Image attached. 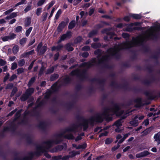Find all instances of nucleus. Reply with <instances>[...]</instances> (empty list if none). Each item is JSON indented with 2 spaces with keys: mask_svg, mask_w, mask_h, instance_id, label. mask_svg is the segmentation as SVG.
<instances>
[{
  "mask_svg": "<svg viewBox=\"0 0 160 160\" xmlns=\"http://www.w3.org/2000/svg\"><path fill=\"white\" fill-rule=\"evenodd\" d=\"M135 46V38H132V40L131 42H127L120 45H116L114 48L109 49L107 51V55L102 57L101 59L100 60L99 58H98L97 59L96 58L92 60L90 62L83 63L80 66L79 69L72 71L71 74V75H79L81 73V70L82 69V68L83 67L88 68L95 64L100 63L104 61L107 60L108 57L114 55L120 49L129 48Z\"/></svg>",
  "mask_w": 160,
  "mask_h": 160,
  "instance_id": "obj_1",
  "label": "nucleus"
},
{
  "mask_svg": "<svg viewBox=\"0 0 160 160\" xmlns=\"http://www.w3.org/2000/svg\"><path fill=\"white\" fill-rule=\"evenodd\" d=\"M123 112V111L119 110L117 105H114L111 108L106 109L102 114H98L89 120H83L79 127L82 128L83 130H85L88 127V123L92 124L94 122H102L104 118L107 119L109 115L115 114L119 116L122 114Z\"/></svg>",
  "mask_w": 160,
  "mask_h": 160,
  "instance_id": "obj_2",
  "label": "nucleus"
},
{
  "mask_svg": "<svg viewBox=\"0 0 160 160\" xmlns=\"http://www.w3.org/2000/svg\"><path fill=\"white\" fill-rule=\"evenodd\" d=\"M34 92V89L32 88H29L27 90L26 92L25 95H23L21 98L22 101H25L28 98V97L32 94Z\"/></svg>",
  "mask_w": 160,
  "mask_h": 160,
  "instance_id": "obj_3",
  "label": "nucleus"
},
{
  "mask_svg": "<svg viewBox=\"0 0 160 160\" xmlns=\"http://www.w3.org/2000/svg\"><path fill=\"white\" fill-rule=\"evenodd\" d=\"M42 44L41 43H40L38 45L37 48V51L39 54H42L44 53L47 49L46 46H44L42 47Z\"/></svg>",
  "mask_w": 160,
  "mask_h": 160,
  "instance_id": "obj_4",
  "label": "nucleus"
},
{
  "mask_svg": "<svg viewBox=\"0 0 160 160\" xmlns=\"http://www.w3.org/2000/svg\"><path fill=\"white\" fill-rule=\"evenodd\" d=\"M123 121L122 119H120L116 121L114 124L113 125L115 126L117 128L115 129V131L117 132H119L121 131V129L119 128V127L122 125V123Z\"/></svg>",
  "mask_w": 160,
  "mask_h": 160,
  "instance_id": "obj_5",
  "label": "nucleus"
},
{
  "mask_svg": "<svg viewBox=\"0 0 160 160\" xmlns=\"http://www.w3.org/2000/svg\"><path fill=\"white\" fill-rule=\"evenodd\" d=\"M71 36V32H68L62 35L60 38V41H63L66 39L70 38Z\"/></svg>",
  "mask_w": 160,
  "mask_h": 160,
  "instance_id": "obj_6",
  "label": "nucleus"
},
{
  "mask_svg": "<svg viewBox=\"0 0 160 160\" xmlns=\"http://www.w3.org/2000/svg\"><path fill=\"white\" fill-rule=\"evenodd\" d=\"M138 116H136L134 118V119L131 121L130 122V124L133 126H137L138 124V121L136 119L138 118Z\"/></svg>",
  "mask_w": 160,
  "mask_h": 160,
  "instance_id": "obj_7",
  "label": "nucleus"
},
{
  "mask_svg": "<svg viewBox=\"0 0 160 160\" xmlns=\"http://www.w3.org/2000/svg\"><path fill=\"white\" fill-rule=\"evenodd\" d=\"M137 22H136L134 23H132L129 25H128V28L126 29L125 30L127 31H131L133 29H135L134 27H133V26L134 25H137Z\"/></svg>",
  "mask_w": 160,
  "mask_h": 160,
  "instance_id": "obj_8",
  "label": "nucleus"
},
{
  "mask_svg": "<svg viewBox=\"0 0 160 160\" xmlns=\"http://www.w3.org/2000/svg\"><path fill=\"white\" fill-rule=\"evenodd\" d=\"M154 138L155 141L157 142L158 144H160V132L155 134Z\"/></svg>",
  "mask_w": 160,
  "mask_h": 160,
  "instance_id": "obj_9",
  "label": "nucleus"
},
{
  "mask_svg": "<svg viewBox=\"0 0 160 160\" xmlns=\"http://www.w3.org/2000/svg\"><path fill=\"white\" fill-rule=\"evenodd\" d=\"M67 25V23L63 22L59 24L58 28V31H61L62 29Z\"/></svg>",
  "mask_w": 160,
  "mask_h": 160,
  "instance_id": "obj_10",
  "label": "nucleus"
},
{
  "mask_svg": "<svg viewBox=\"0 0 160 160\" xmlns=\"http://www.w3.org/2000/svg\"><path fill=\"white\" fill-rule=\"evenodd\" d=\"M136 107H139L142 105L141 100L140 98H138L135 101Z\"/></svg>",
  "mask_w": 160,
  "mask_h": 160,
  "instance_id": "obj_11",
  "label": "nucleus"
},
{
  "mask_svg": "<svg viewBox=\"0 0 160 160\" xmlns=\"http://www.w3.org/2000/svg\"><path fill=\"white\" fill-rule=\"evenodd\" d=\"M77 128L76 126L74 125L68 128L67 129V132H74Z\"/></svg>",
  "mask_w": 160,
  "mask_h": 160,
  "instance_id": "obj_12",
  "label": "nucleus"
},
{
  "mask_svg": "<svg viewBox=\"0 0 160 160\" xmlns=\"http://www.w3.org/2000/svg\"><path fill=\"white\" fill-rule=\"evenodd\" d=\"M54 143V142L52 141L47 142L46 143V149L47 150H48V149L52 146V144Z\"/></svg>",
  "mask_w": 160,
  "mask_h": 160,
  "instance_id": "obj_13",
  "label": "nucleus"
},
{
  "mask_svg": "<svg viewBox=\"0 0 160 160\" xmlns=\"http://www.w3.org/2000/svg\"><path fill=\"white\" fill-rule=\"evenodd\" d=\"M130 16L133 18L139 19L141 18V16L140 14H130Z\"/></svg>",
  "mask_w": 160,
  "mask_h": 160,
  "instance_id": "obj_14",
  "label": "nucleus"
},
{
  "mask_svg": "<svg viewBox=\"0 0 160 160\" xmlns=\"http://www.w3.org/2000/svg\"><path fill=\"white\" fill-rule=\"evenodd\" d=\"M63 147L62 146L60 145V146H58V147L55 148L54 149L51 150V152H57L58 151H60L61 150H62V149H63Z\"/></svg>",
  "mask_w": 160,
  "mask_h": 160,
  "instance_id": "obj_15",
  "label": "nucleus"
},
{
  "mask_svg": "<svg viewBox=\"0 0 160 160\" xmlns=\"http://www.w3.org/2000/svg\"><path fill=\"white\" fill-rule=\"evenodd\" d=\"M73 147L76 148L78 149H84L86 148V144L84 143L81 145H79L77 146L75 145H73Z\"/></svg>",
  "mask_w": 160,
  "mask_h": 160,
  "instance_id": "obj_16",
  "label": "nucleus"
},
{
  "mask_svg": "<svg viewBox=\"0 0 160 160\" xmlns=\"http://www.w3.org/2000/svg\"><path fill=\"white\" fill-rule=\"evenodd\" d=\"M130 135L129 133L126 134L124 135L123 138L120 139L118 142V143H121L123 142L124 140Z\"/></svg>",
  "mask_w": 160,
  "mask_h": 160,
  "instance_id": "obj_17",
  "label": "nucleus"
},
{
  "mask_svg": "<svg viewBox=\"0 0 160 160\" xmlns=\"http://www.w3.org/2000/svg\"><path fill=\"white\" fill-rule=\"evenodd\" d=\"M31 22V19L30 18H26L25 22V25L26 26H28Z\"/></svg>",
  "mask_w": 160,
  "mask_h": 160,
  "instance_id": "obj_18",
  "label": "nucleus"
},
{
  "mask_svg": "<svg viewBox=\"0 0 160 160\" xmlns=\"http://www.w3.org/2000/svg\"><path fill=\"white\" fill-rule=\"evenodd\" d=\"M72 155H71L70 156L67 155L62 158V160H68V159L70 157H72L74 155H75L76 154L74 152H72Z\"/></svg>",
  "mask_w": 160,
  "mask_h": 160,
  "instance_id": "obj_19",
  "label": "nucleus"
},
{
  "mask_svg": "<svg viewBox=\"0 0 160 160\" xmlns=\"http://www.w3.org/2000/svg\"><path fill=\"white\" fill-rule=\"evenodd\" d=\"M160 113V111H158L157 112H151L149 113L148 115V116L149 117H150L152 116H155L156 114L158 115Z\"/></svg>",
  "mask_w": 160,
  "mask_h": 160,
  "instance_id": "obj_20",
  "label": "nucleus"
},
{
  "mask_svg": "<svg viewBox=\"0 0 160 160\" xmlns=\"http://www.w3.org/2000/svg\"><path fill=\"white\" fill-rule=\"evenodd\" d=\"M62 13V11L61 9H59L58 12H57V13L56 14L55 17V19L57 20L58 19L59 17L60 16V15Z\"/></svg>",
  "mask_w": 160,
  "mask_h": 160,
  "instance_id": "obj_21",
  "label": "nucleus"
},
{
  "mask_svg": "<svg viewBox=\"0 0 160 160\" xmlns=\"http://www.w3.org/2000/svg\"><path fill=\"white\" fill-rule=\"evenodd\" d=\"M75 21H72L71 22L68 26V28L69 29H72L75 26Z\"/></svg>",
  "mask_w": 160,
  "mask_h": 160,
  "instance_id": "obj_22",
  "label": "nucleus"
},
{
  "mask_svg": "<svg viewBox=\"0 0 160 160\" xmlns=\"http://www.w3.org/2000/svg\"><path fill=\"white\" fill-rule=\"evenodd\" d=\"M19 48L17 46H14L12 48L13 52L14 53H17L18 50Z\"/></svg>",
  "mask_w": 160,
  "mask_h": 160,
  "instance_id": "obj_23",
  "label": "nucleus"
},
{
  "mask_svg": "<svg viewBox=\"0 0 160 160\" xmlns=\"http://www.w3.org/2000/svg\"><path fill=\"white\" fill-rule=\"evenodd\" d=\"M62 47V45H59L57 47H52V51H54L55 50H57L58 51Z\"/></svg>",
  "mask_w": 160,
  "mask_h": 160,
  "instance_id": "obj_24",
  "label": "nucleus"
},
{
  "mask_svg": "<svg viewBox=\"0 0 160 160\" xmlns=\"http://www.w3.org/2000/svg\"><path fill=\"white\" fill-rule=\"evenodd\" d=\"M17 16V14L15 13H12L9 16L7 17L6 19H9L12 18H13L16 17Z\"/></svg>",
  "mask_w": 160,
  "mask_h": 160,
  "instance_id": "obj_25",
  "label": "nucleus"
},
{
  "mask_svg": "<svg viewBox=\"0 0 160 160\" xmlns=\"http://www.w3.org/2000/svg\"><path fill=\"white\" fill-rule=\"evenodd\" d=\"M16 36V35L13 33H11L10 34L9 36H8L9 37V40L13 39L15 38Z\"/></svg>",
  "mask_w": 160,
  "mask_h": 160,
  "instance_id": "obj_26",
  "label": "nucleus"
},
{
  "mask_svg": "<svg viewBox=\"0 0 160 160\" xmlns=\"http://www.w3.org/2000/svg\"><path fill=\"white\" fill-rule=\"evenodd\" d=\"M142 157H145L149 154L150 153L147 151H145L141 152Z\"/></svg>",
  "mask_w": 160,
  "mask_h": 160,
  "instance_id": "obj_27",
  "label": "nucleus"
},
{
  "mask_svg": "<svg viewBox=\"0 0 160 160\" xmlns=\"http://www.w3.org/2000/svg\"><path fill=\"white\" fill-rule=\"evenodd\" d=\"M32 27H30L26 31V35L27 36H28L29 35L32 31Z\"/></svg>",
  "mask_w": 160,
  "mask_h": 160,
  "instance_id": "obj_28",
  "label": "nucleus"
},
{
  "mask_svg": "<svg viewBox=\"0 0 160 160\" xmlns=\"http://www.w3.org/2000/svg\"><path fill=\"white\" fill-rule=\"evenodd\" d=\"M45 2V0H40L38 1L37 3V5L38 6H42Z\"/></svg>",
  "mask_w": 160,
  "mask_h": 160,
  "instance_id": "obj_29",
  "label": "nucleus"
},
{
  "mask_svg": "<svg viewBox=\"0 0 160 160\" xmlns=\"http://www.w3.org/2000/svg\"><path fill=\"white\" fill-rule=\"evenodd\" d=\"M35 78L34 77H32L31 78L28 84V85L29 87L30 86L31 84L34 82L35 80Z\"/></svg>",
  "mask_w": 160,
  "mask_h": 160,
  "instance_id": "obj_30",
  "label": "nucleus"
},
{
  "mask_svg": "<svg viewBox=\"0 0 160 160\" xmlns=\"http://www.w3.org/2000/svg\"><path fill=\"white\" fill-rule=\"evenodd\" d=\"M6 63V61L0 58V65L3 66Z\"/></svg>",
  "mask_w": 160,
  "mask_h": 160,
  "instance_id": "obj_31",
  "label": "nucleus"
},
{
  "mask_svg": "<svg viewBox=\"0 0 160 160\" xmlns=\"http://www.w3.org/2000/svg\"><path fill=\"white\" fill-rule=\"evenodd\" d=\"M34 51L33 50H32L31 51L26 52L24 54V56H26L28 55H32L34 53Z\"/></svg>",
  "mask_w": 160,
  "mask_h": 160,
  "instance_id": "obj_32",
  "label": "nucleus"
},
{
  "mask_svg": "<svg viewBox=\"0 0 160 160\" xmlns=\"http://www.w3.org/2000/svg\"><path fill=\"white\" fill-rule=\"evenodd\" d=\"M26 39L25 38H22L20 41V43L21 45H23L26 42Z\"/></svg>",
  "mask_w": 160,
  "mask_h": 160,
  "instance_id": "obj_33",
  "label": "nucleus"
},
{
  "mask_svg": "<svg viewBox=\"0 0 160 160\" xmlns=\"http://www.w3.org/2000/svg\"><path fill=\"white\" fill-rule=\"evenodd\" d=\"M22 30V28L21 26L17 27L16 28V32H20Z\"/></svg>",
  "mask_w": 160,
  "mask_h": 160,
  "instance_id": "obj_34",
  "label": "nucleus"
},
{
  "mask_svg": "<svg viewBox=\"0 0 160 160\" xmlns=\"http://www.w3.org/2000/svg\"><path fill=\"white\" fill-rule=\"evenodd\" d=\"M17 67V64L15 62H13L12 64V67L11 69L12 70H14Z\"/></svg>",
  "mask_w": 160,
  "mask_h": 160,
  "instance_id": "obj_35",
  "label": "nucleus"
},
{
  "mask_svg": "<svg viewBox=\"0 0 160 160\" xmlns=\"http://www.w3.org/2000/svg\"><path fill=\"white\" fill-rule=\"evenodd\" d=\"M47 15V13L45 12L43 13L42 16V18L43 21H45L46 20Z\"/></svg>",
  "mask_w": 160,
  "mask_h": 160,
  "instance_id": "obj_36",
  "label": "nucleus"
},
{
  "mask_svg": "<svg viewBox=\"0 0 160 160\" xmlns=\"http://www.w3.org/2000/svg\"><path fill=\"white\" fill-rule=\"evenodd\" d=\"M65 137L68 139H72L74 138L73 136L71 134L66 135Z\"/></svg>",
  "mask_w": 160,
  "mask_h": 160,
  "instance_id": "obj_37",
  "label": "nucleus"
},
{
  "mask_svg": "<svg viewBox=\"0 0 160 160\" xmlns=\"http://www.w3.org/2000/svg\"><path fill=\"white\" fill-rule=\"evenodd\" d=\"M84 135V133H82L80 135H78L77 138L75 139V140L76 141H78L81 139H82L81 136Z\"/></svg>",
  "mask_w": 160,
  "mask_h": 160,
  "instance_id": "obj_38",
  "label": "nucleus"
},
{
  "mask_svg": "<svg viewBox=\"0 0 160 160\" xmlns=\"http://www.w3.org/2000/svg\"><path fill=\"white\" fill-rule=\"evenodd\" d=\"M112 141V140L111 138H107L105 141V143L106 144H108L110 143Z\"/></svg>",
  "mask_w": 160,
  "mask_h": 160,
  "instance_id": "obj_39",
  "label": "nucleus"
},
{
  "mask_svg": "<svg viewBox=\"0 0 160 160\" xmlns=\"http://www.w3.org/2000/svg\"><path fill=\"white\" fill-rule=\"evenodd\" d=\"M24 63L25 61L23 59L20 60L18 62V65L21 66H23Z\"/></svg>",
  "mask_w": 160,
  "mask_h": 160,
  "instance_id": "obj_40",
  "label": "nucleus"
},
{
  "mask_svg": "<svg viewBox=\"0 0 160 160\" xmlns=\"http://www.w3.org/2000/svg\"><path fill=\"white\" fill-rule=\"evenodd\" d=\"M54 3L55 2L54 1H52L51 2H50L48 4L47 9L49 10L54 5Z\"/></svg>",
  "mask_w": 160,
  "mask_h": 160,
  "instance_id": "obj_41",
  "label": "nucleus"
},
{
  "mask_svg": "<svg viewBox=\"0 0 160 160\" xmlns=\"http://www.w3.org/2000/svg\"><path fill=\"white\" fill-rule=\"evenodd\" d=\"M100 45L99 44L97 43H93L92 44V48H97L99 47L100 46Z\"/></svg>",
  "mask_w": 160,
  "mask_h": 160,
  "instance_id": "obj_42",
  "label": "nucleus"
},
{
  "mask_svg": "<svg viewBox=\"0 0 160 160\" xmlns=\"http://www.w3.org/2000/svg\"><path fill=\"white\" fill-rule=\"evenodd\" d=\"M42 12V8H38L37 9L36 14L38 16H39Z\"/></svg>",
  "mask_w": 160,
  "mask_h": 160,
  "instance_id": "obj_43",
  "label": "nucleus"
},
{
  "mask_svg": "<svg viewBox=\"0 0 160 160\" xmlns=\"http://www.w3.org/2000/svg\"><path fill=\"white\" fill-rule=\"evenodd\" d=\"M58 77V75L57 74H54L51 77L50 79L52 81L57 78Z\"/></svg>",
  "mask_w": 160,
  "mask_h": 160,
  "instance_id": "obj_44",
  "label": "nucleus"
},
{
  "mask_svg": "<svg viewBox=\"0 0 160 160\" xmlns=\"http://www.w3.org/2000/svg\"><path fill=\"white\" fill-rule=\"evenodd\" d=\"M2 39L4 42L8 41L9 40L8 36H5L2 38Z\"/></svg>",
  "mask_w": 160,
  "mask_h": 160,
  "instance_id": "obj_45",
  "label": "nucleus"
},
{
  "mask_svg": "<svg viewBox=\"0 0 160 160\" xmlns=\"http://www.w3.org/2000/svg\"><path fill=\"white\" fill-rule=\"evenodd\" d=\"M90 47L88 46H86L83 47L82 48V50L83 51H88L90 50Z\"/></svg>",
  "mask_w": 160,
  "mask_h": 160,
  "instance_id": "obj_46",
  "label": "nucleus"
},
{
  "mask_svg": "<svg viewBox=\"0 0 160 160\" xmlns=\"http://www.w3.org/2000/svg\"><path fill=\"white\" fill-rule=\"evenodd\" d=\"M55 10V8H53L51 12L50 15L48 17L49 19H50L52 16L53 13Z\"/></svg>",
  "mask_w": 160,
  "mask_h": 160,
  "instance_id": "obj_47",
  "label": "nucleus"
},
{
  "mask_svg": "<svg viewBox=\"0 0 160 160\" xmlns=\"http://www.w3.org/2000/svg\"><path fill=\"white\" fill-rule=\"evenodd\" d=\"M82 38L80 37H78L75 40V42L76 43L82 41Z\"/></svg>",
  "mask_w": 160,
  "mask_h": 160,
  "instance_id": "obj_48",
  "label": "nucleus"
},
{
  "mask_svg": "<svg viewBox=\"0 0 160 160\" xmlns=\"http://www.w3.org/2000/svg\"><path fill=\"white\" fill-rule=\"evenodd\" d=\"M31 6H28L24 9V11L26 12L31 10Z\"/></svg>",
  "mask_w": 160,
  "mask_h": 160,
  "instance_id": "obj_49",
  "label": "nucleus"
},
{
  "mask_svg": "<svg viewBox=\"0 0 160 160\" xmlns=\"http://www.w3.org/2000/svg\"><path fill=\"white\" fill-rule=\"evenodd\" d=\"M57 83L54 84L52 86V88L53 91H55L56 88L57 87Z\"/></svg>",
  "mask_w": 160,
  "mask_h": 160,
  "instance_id": "obj_50",
  "label": "nucleus"
},
{
  "mask_svg": "<svg viewBox=\"0 0 160 160\" xmlns=\"http://www.w3.org/2000/svg\"><path fill=\"white\" fill-rule=\"evenodd\" d=\"M17 78V76L15 74H13L10 78L9 80L11 81H12Z\"/></svg>",
  "mask_w": 160,
  "mask_h": 160,
  "instance_id": "obj_51",
  "label": "nucleus"
},
{
  "mask_svg": "<svg viewBox=\"0 0 160 160\" xmlns=\"http://www.w3.org/2000/svg\"><path fill=\"white\" fill-rule=\"evenodd\" d=\"M130 17H131L130 16L129 14V16L125 17L124 18V19L126 21H129L130 20Z\"/></svg>",
  "mask_w": 160,
  "mask_h": 160,
  "instance_id": "obj_52",
  "label": "nucleus"
},
{
  "mask_svg": "<svg viewBox=\"0 0 160 160\" xmlns=\"http://www.w3.org/2000/svg\"><path fill=\"white\" fill-rule=\"evenodd\" d=\"M96 33V32L93 31L89 33L88 36L89 37H92L93 35Z\"/></svg>",
  "mask_w": 160,
  "mask_h": 160,
  "instance_id": "obj_53",
  "label": "nucleus"
},
{
  "mask_svg": "<svg viewBox=\"0 0 160 160\" xmlns=\"http://www.w3.org/2000/svg\"><path fill=\"white\" fill-rule=\"evenodd\" d=\"M12 87L13 84L12 83H10L6 87V88L7 89H10L12 88Z\"/></svg>",
  "mask_w": 160,
  "mask_h": 160,
  "instance_id": "obj_54",
  "label": "nucleus"
},
{
  "mask_svg": "<svg viewBox=\"0 0 160 160\" xmlns=\"http://www.w3.org/2000/svg\"><path fill=\"white\" fill-rule=\"evenodd\" d=\"M120 147V145H118L116 146H115L113 148H112V150L113 151H115L116 150L118 149L119 147Z\"/></svg>",
  "mask_w": 160,
  "mask_h": 160,
  "instance_id": "obj_55",
  "label": "nucleus"
},
{
  "mask_svg": "<svg viewBox=\"0 0 160 160\" xmlns=\"http://www.w3.org/2000/svg\"><path fill=\"white\" fill-rule=\"evenodd\" d=\"M9 75L8 73H7L4 78V81L5 82L9 78Z\"/></svg>",
  "mask_w": 160,
  "mask_h": 160,
  "instance_id": "obj_56",
  "label": "nucleus"
},
{
  "mask_svg": "<svg viewBox=\"0 0 160 160\" xmlns=\"http://www.w3.org/2000/svg\"><path fill=\"white\" fill-rule=\"evenodd\" d=\"M88 53L87 52H84L82 54V56L84 58H86L88 56Z\"/></svg>",
  "mask_w": 160,
  "mask_h": 160,
  "instance_id": "obj_57",
  "label": "nucleus"
},
{
  "mask_svg": "<svg viewBox=\"0 0 160 160\" xmlns=\"http://www.w3.org/2000/svg\"><path fill=\"white\" fill-rule=\"evenodd\" d=\"M122 36L124 38H127L129 37V35L127 33H124L122 34Z\"/></svg>",
  "mask_w": 160,
  "mask_h": 160,
  "instance_id": "obj_58",
  "label": "nucleus"
},
{
  "mask_svg": "<svg viewBox=\"0 0 160 160\" xmlns=\"http://www.w3.org/2000/svg\"><path fill=\"white\" fill-rule=\"evenodd\" d=\"M23 69L22 68H19L17 69V71L18 74H20L23 72Z\"/></svg>",
  "mask_w": 160,
  "mask_h": 160,
  "instance_id": "obj_59",
  "label": "nucleus"
},
{
  "mask_svg": "<svg viewBox=\"0 0 160 160\" xmlns=\"http://www.w3.org/2000/svg\"><path fill=\"white\" fill-rule=\"evenodd\" d=\"M131 147L130 146H127L123 149V152H125L128 151L129 149Z\"/></svg>",
  "mask_w": 160,
  "mask_h": 160,
  "instance_id": "obj_60",
  "label": "nucleus"
},
{
  "mask_svg": "<svg viewBox=\"0 0 160 160\" xmlns=\"http://www.w3.org/2000/svg\"><path fill=\"white\" fill-rule=\"evenodd\" d=\"M17 90V89L16 88H14L13 89L12 91V92L11 95H13L16 92Z\"/></svg>",
  "mask_w": 160,
  "mask_h": 160,
  "instance_id": "obj_61",
  "label": "nucleus"
},
{
  "mask_svg": "<svg viewBox=\"0 0 160 160\" xmlns=\"http://www.w3.org/2000/svg\"><path fill=\"white\" fill-rule=\"evenodd\" d=\"M108 132H107L105 131L103 133H101L99 135V137H101L103 136H106L108 134Z\"/></svg>",
  "mask_w": 160,
  "mask_h": 160,
  "instance_id": "obj_62",
  "label": "nucleus"
},
{
  "mask_svg": "<svg viewBox=\"0 0 160 160\" xmlns=\"http://www.w3.org/2000/svg\"><path fill=\"white\" fill-rule=\"evenodd\" d=\"M16 59V57L15 56H12L9 57V60L11 61H13Z\"/></svg>",
  "mask_w": 160,
  "mask_h": 160,
  "instance_id": "obj_63",
  "label": "nucleus"
},
{
  "mask_svg": "<svg viewBox=\"0 0 160 160\" xmlns=\"http://www.w3.org/2000/svg\"><path fill=\"white\" fill-rule=\"evenodd\" d=\"M51 91H49L47 93V95H45V98H48L49 95L51 93Z\"/></svg>",
  "mask_w": 160,
  "mask_h": 160,
  "instance_id": "obj_64",
  "label": "nucleus"
}]
</instances>
